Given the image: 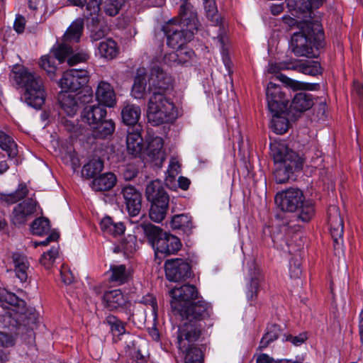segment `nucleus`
<instances>
[{"instance_id":"obj_1","label":"nucleus","mask_w":363,"mask_h":363,"mask_svg":"<svg viewBox=\"0 0 363 363\" xmlns=\"http://www.w3.org/2000/svg\"><path fill=\"white\" fill-rule=\"evenodd\" d=\"M179 21L170 20L164 27L168 46L179 48L189 42L199 29L197 13L189 4H183L180 7Z\"/></svg>"},{"instance_id":"obj_2","label":"nucleus","mask_w":363,"mask_h":363,"mask_svg":"<svg viewBox=\"0 0 363 363\" xmlns=\"http://www.w3.org/2000/svg\"><path fill=\"white\" fill-rule=\"evenodd\" d=\"M297 27L299 31L295 32L291 40L293 53L298 57H315L312 44L318 48L322 46L324 38V33L320 24L317 21H301L298 23Z\"/></svg>"},{"instance_id":"obj_3","label":"nucleus","mask_w":363,"mask_h":363,"mask_svg":"<svg viewBox=\"0 0 363 363\" xmlns=\"http://www.w3.org/2000/svg\"><path fill=\"white\" fill-rule=\"evenodd\" d=\"M270 152L274 162V177L277 183H286L295 172L302 169L303 159L284 143H271Z\"/></svg>"},{"instance_id":"obj_4","label":"nucleus","mask_w":363,"mask_h":363,"mask_svg":"<svg viewBox=\"0 0 363 363\" xmlns=\"http://www.w3.org/2000/svg\"><path fill=\"white\" fill-rule=\"evenodd\" d=\"M12 72L16 83L25 89L23 94L25 102L35 109H40L45 99V89L40 77L21 66L15 67Z\"/></svg>"},{"instance_id":"obj_5","label":"nucleus","mask_w":363,"mask_h":363,"mask_svg":"<svg viewBox=\"0 0 363 363\" xmlns=\"http://www.w3.org/2000/svg\"><path fill=\"white\" fill-rule=\"evenodd\" d=\"M84 28V20L77 18L69 26L64 35V42L57 45L52 48L53 57L45 55L41 57L40 67L48 74H52L56 70L55 60H57L60 63L64 62L71 52V48L67 43L78 42L82 35Z\"/></svg>"},{"instance_id":"obj_6","label":"nucleus","mask_w":363,"mask_h":363,"mask_svg":"<svg viewBox=\"0 0 363 363\" xmlns=\"http://www.w3.org/2000/svg\"><path fill=\"white\" fill-rule=\"evenodd\" d=\"M144 234L153 247L156 256H164L177 253L182 247L180 240L170 233L164 232L160 227L151 223L140 225Z\"/></svg>"},{"instance_id":"obj_7","label":"nucleus","mask_w":363,"mask_h":363,"mask_svg":"<svg viewBox=\"0 0 363 363\" xmlns=\"http://www.w3.org/2000/svg\"><path fill=\"white\" fill-rule=\"evenodd\" d=\"M145 196L150 203V219L156 223L162 222L166 217L169 203V196L162 182L160 179L150 182L145 189Z\"/></svg>"},{"instance_id":"obj_8","label":"nucleus","mask_w":363,"mask_h":363,"mask_svg":"<svg viewBox=\"0 0 363 363\" xmlns=\"http://www.w3.org/2000/svg\"><path fill=\"white\" fill-rule=\"evenodd\" d=\"M147 117L152 125L172 122L176 118L174 104L164 94L151 95L147 103Z\"/></svg>"},{"instance_id":"obj_9","label":"nucleus","mask_w":363,"mask_h":363,"mask_svg":"<svg viewBox=\"0 0 363 363\" xmlns=\"http://www.w3.org/2000/svg\"><path fill=\"white\" fill-rule=\"evenodd\" d=\"M200 336V329L195 325L185 324L178 329L177 345L179 350L185 353V363H203V354L201 349L194 347L193 342Z\"/></svg>"},{"instance_id":"obj_10","label":"nucleus","mask_w":363,"mask_h":363,"mask_svg":"<svg viewBox=\"0 0 363 363\" xmlns=\"http://www.w3.org/2000/svg\"><path fill=\"white\" fill-rule=\"evenodd\" d=\"M198 291L194 285L184 284L180 287H174L169 291L171 297L170 305L174 313L179 315L191 301L198 296Z\"/></svg>"},{"instance_id":"obj_11","label":"nucleus","mask_w":363,"mask_h":363,"mask_svg":"<svg viewBox=\"0 0 363 363\" xmlns=\"http://www.w3.org/2000/svg\"><path fill=\"white\" fill-rule=\"evenodd\" d=\"M212 313L211 304L202 299L191 303L179 315L183 320H186L182 325L186 323L192 324L201 330V325L199 323L210 318Z\"/></svg>"},{"instance_id":"obj_12","label":"nucleus","mask_w":363,"mask_h":363,"mask_svg":"<svg viewBox=\"0 0 363 363\" xmlns=\"http://www.w3.org/2000/svg\"><path fill=\"white\" fill-rule=\"evenodd\" d=\"M328 223L335 250H342L343 245L344 222L340 208L331 205L328 210Z\"/></svg>"},{"instance_id":"obj_13","label":"nucleus","mask_w":363,"mask_h":363,"mask_svg":"<svg viewBox=\"0 0 363 363\" xmlns=\"http://www.w3.org/2000/svg\"><path fill=\"white\" fill-rule=\"evenodd\" d=\"M304 200L303 192L299 189L289 188L275 196L277 206L286 212H294L298 209Z\"/></svg>"},{"instance_id":"obj_14","label":"nucleus","mask_w":363,"mask_h":363,"mask_svg":"<svg viewBox=\"0 0 363 363\" xmlns=\"http://www.w3.org/2000/svg\"><path fill=\"white\" fill-rule=\"evenodd\" d=\"M172 85L173 79L171 75L157 66L151 69L148 87V91L151 95H166V92L172 88Z\"/></svg>"},{"instance_id":"obj_15","label":"nucleus","mask_w":363,"mask_h":363,"mask_svg":"<svg viewBox=\"0 0 363 363\" xmlns=\"http://www.w3.org/2000/svg\"><path fill=\"white\" fill-rule=\"evenodd\" d=\"M89 81L88 72L85 69H71L64 72L60 86L65 91H77Z\"/></svg>"},{"instance_id":"obj_16","label":"nucleus","mask_w":363,"mask_h":363,"mask_svg":"<svg viewBox=\"0 0 363 363\" xmlns=\"http://www.w3.org/2000/svg\"><path fill=\"white\" fill-rule=\"evenodd\" d=\"M165 274L171 281H179L190 276V265L182 259H171L165 262Z\"/></svg>"},{"instance_id":"obj_17","label":"nucleus","mask_w":363,"mask_h":363,"mask_svg":"<svg viewBox=\"0 0 363 363\" xmlns=\"http://www.w3.org/2000/svg\"><path fill=\"white\" fill-rule=\"evenodd\" d=\"M36 201L28 199L16 205L13 210L11 222L16 226H21L26 223L28 220L36 211Z\"/></svg>"},{"instance_id":"obj_18","label":"nucleus","mask_w":363,"mask_h":363,"mask_svg":"<svg viewBox=\"0 0 363 363\" xmlns=\"http://www.w3.org/2000/svg\"><path fill=\"white\" fill-rule=\"evenodd\" d=\"M126 209L130 216H138L142 207L141 194L133 186H125L121 190Z\"/></svg>"},{"instance_id":"obj_19","label":"nucleus","mask_w":363,"mask_h":363,"mask_svg":"<svg viewBox=\"0 0 363 363\" xmlns=\"http://www.w3.org/2000/svg\"><path fill=\"white\" fill-rule=\"evenodd\" d=\"M141 126L130 127L127 130L126 145L128 152L134 157L140 155L143 149Z\"/></svg>"},{"instance_id":"obj_20","label":"nucleus","mask_w":363,"mask_h":363,"mask_svg":"<svg viewBox=\"0 0 363 363\" xmlns=\"http://www.w3.org/2000/svg\"><path fill=\"white\" fill-rule=\"evenodd\" d=\"M207 18L211 22L212 26H218L217 38L221 45L223 44L224 27L222 20L218 13L215 0H203Z\"/></svg>"},{"instance_id":"obj_21","label":"nucleus","mask_w":363,"mask_h":363,"mask_svg":"<svg viewBox=\"0 0 363 363\" xmlns=\"http://www.w3.org/2000/svg\"><path fill=\"white\" fill-rule=\"evenodd\" d=\"M96 98L99 104L113 107L116 104V94L112 86L104 81H101L96 89Z\"/></svg>"},{"instance_id":"obj_22","label":"nucleus","mask_w":363,"mask_h":363,"mask_svg":"<svg viewBox=\"0 0 363 363\" xmlns=\"http://www.w3.org/2000/svg\"><path fill=\"white\" fill-rule=\"evenodd\" d=\"M106 116V109L100 104L86 106L82 112V120L91 128L99 124Z\"/></svg>"},{"instance_id":"obj_23","label":"nucleus","mask_w":363,"mask_h":363,"mask_svg":"<svg viewBox=\"0 0 363 363\" xmlns=\"http://www.w3.org/2000/svg\"><path fill=\"white\" fill-rule=\"evenodd\" d=\"M58 101L61 108L68 116H74L79 110V106L77 95L67 91H62L58 95Z\"/></svg>"},{"instance_id":"obj_24","label":"nucleus","mask_w":363,"mask_h":363,"mask_svg":"<svg viewBox=\"0 0 363 363\" xmlns=\"http://www.w3.org/2000/svg\"><path fill=\"white\" fill-rule=\"evenodd\" d=\"M163 140L160 137L152 139L147 145V155L156 165H162L165 160L164 152L163 151Z\"/></svg>"},{"instance_id":"obj_25","label":"nucleus","mask_w":363,"mask_h":363,"mask_svg":"<svg viewBox=\"0 0 363 363\" xmlns=\"http://www.w3.org/2000/svg\"><path fill=\"white\" fill-rule=\"evenodd\" d=\"M0 306L3 308H8L10 306L15 316L19 312L25 311L26 302L16 296L14 294L5 291L0 294Z\"/></svg>"},{"instance_id":"obj_26","label":"nucleus","mask_w":363,"mask_h":363,"mask_svg":"<svg viewBox=\"0 0 363 363\" xmlns=\"http://www.w3.org/2000/svg\"><path fill=\"white\" fill-rule=\"evenodd\" d=\"M140 107L135 104H125L121 110V117L123 122L131 127L139 125L138 122L140 118Z\"/></svg>"},{"instance_id":"obj_27","label":"nucleus","mask_w":363,"mask_h":363,"mask_svg":"<svg viewBox=\"0 0 363 363\" xmlns=\"http://www.w3.org/2000/svg\"><path fill=\"white\" fill-rule=\"evenodd\" d=\"M12 261L16 276L21 282H26L28 279V271L30 267L27 257L23 254L15 252L12 255Z\"/></svg>"},{"instance_id":"obj_28","label":"nucleus","mask_w":363,"mask_h":363,"mask_svg":"<svg viewBox=\"0 0 363 363\" xmlns=\"http://www.w3.org/2000/svg\"><path fill=\"white\" fill-rule=\"evenodd\" d=\"M103 299L105 306L110 311L123 308L127 303L126 298L119 289L105 293Z\"/></svg>"},{"instance_id":"obj_29","label":"nucleus","mask_w":363,"mask_h":363,"mask_svg":"<svg viewBox=\"0 0 363 363\" xmlns=\"http://www.w3.org/2000/svg\"><path fill=\"white\" fill-rule=\"evenodd\" d=\"M116 182V176L111 172L104 173L95 177L91 184V189L95 191H108Z\"/></svg>"},{"instance_id":"obj_30","label":"nucleus","mask_w":363,"mask_h":363,"mask_svg":"<svg viewBox=\"0 0 363 363\" xmlns=\"http://www.w3.org/2000/svg\"><path fill=\"white\" fill-rule=\"evenodd\" d=\"M313 105L312 96L306 92L297 93L291 103V111L296 113L304 112L311 108Z\"/></svg>"},{"instance_id":"obj_31","label":"nucleus","mask_w":363,"mask_h":363,"mask_svg":"<svg viewBox=\"0 0 363 363\" xmlns=\"http://www.w3.org/2000/svg\"><path fill=\"white\" fill-rule=\"evenodd\" d=\"M13 318L18 326L23 325L33 330L37 323L38 315L32 309H26V306L25 311H22V313L19 312Z\"/></svg>"},{"instance_id":"obj_32","label":"nucleus","mask_w":363,"mask_h":363,"mask_svg":"<svg viewBox=\"0 0 363 363\" xmlns=\"http://www.w3.org/2000/svg\"><path fill=\"white\" fill-rule=\"evenodd\" d=\"M109 272V281L116 283L118 285L126 283L130 277V272L124 264L111 265Z\"/></svg>"},{"instance_id":"obj_33","label":"nucleus","mask_w":363,"mask_h":363,"mask_svg":"<svg viewBox=\"0 0 363 363\" xmlns=\"http://www.w3.org/2000/svg\"><path fill=\"white\" fill-rule=\"evenodd\" d=\"M100 227L104 233L113 236L120 235L125 231L123 223H114L109 216H106L101 220Z\"/></svg>"},{"instance_id":"obj_34","label":"nucleus","mask_w":363,"mask_h":363,"mask_svg":"<svg viewBox=\"0 0 363 363\" xmlns=\"http://www.w3.org/2000/svg\"><path fill=\"white\" fill-rule=\"evenodd\" d=\"M170 227L173 230H182L185 233H190L193 228L191 218L187 214H178L172 218Z\"/></svg>"},{"instance_id":"obj_35","label":"nucleus","mask_w":363,"mask_h":363,"mask_svg":"<svg viewBox=\"0 0 363 363\" xmlns=\"http://www.w3.org/2000/svg\"><path fill=\"white\" fill-rule=\"evenodd\" d=\"M271 128L277 134L285 133L289 128V121L286 117V112L272 113Z\"/></svg>"},{"instance_id":"obj_36","label":"nucleus","mask_w":363,"mask_h":363,"mask_svg":"<svg viewBox=\"0 0 363 363\" xmlns=\"http://www.w3.org/2000/svg\"><path fill=\"white\" fill-rule=\"evenodd\" d=\"M104 162L99 158L89 160L83 166L82 174L86 178H95L103 170Z\"/></svg>"},{"instance_id":"obj_37","label":"nucleus","mask_w":363,"mask_h":363,"mask_svg":"<svg viewBox=\"0 0 363 363\" xmlns=\"http://www.w3.org/2000/svg\"><path fill=\"white\" fill-rule=\"evenodd\" d=\"M97 49L99 55L106 59H113L118 54L116 43L112 39H106L99 43Z\"/></svg>"},{"instance_id":"obj_38","label":"nucleus","mask_w":363,"mask_h":363,"mask_svg":"<svg viewBox=\"0 0 363 363\" xmlns=\"http://www.w3.org/2000/svg\"><path fill=\"white\" fill-rule=\"evenodd\" d=\"M280 327L277 325H272L267 328V332L263 335L257 347L258 350L266 349L270 343L276 340L280 335Z\"/></svg>"},{"instance_id":"obj_39","label":"nucleus","mask_w":363,"mask_h":363,"mask_svg":"<svg viewBox=\"0 0 363 363\" xmlns=\"http://www.w3.org/2000/svg\"><path fill=\"white\" fill-rule=\"evenodd\" d=\"M96 138H106L111 135L115 130V123L112 120L103 119L99 124L91 128Z\"/></svg>"},{"instance_id":"obj_40","label":"nucleus","mask_w":363,"mask_h":363,"mask_svg":"<svg viewBox=\"0 0 363 363\" xmlns=\"http://www.w3.org/2000/svg\"><path fill=\"white\" fill-rule=\"evenodd\" d=\"M140 72L141 71L138 70L131 91L132 96L138 99L144 98L147 85L145 75Z\"/></svg>"},{"instance_id":"obj_41","label":"nucleus","mask_w":363,"mask_h":363,"mask_svg":"<svg viewBox=\"0 0 363 363\" xmlns=\"http://www.w3.org/2000/svg\"><path fill=\"white\" fill-rule=\"evenodd\" d=\"M284 94L285 93L280 86L273 82H269L266 91L268 106H270L272 108L277 107L276 97L281 99V97L284 96Z\"/></svg>"},{"instance_id":"obj_42","label":"nucleus","mask_w":363,"mask_h":363,"mask_svg":"<svg viewBox=\"0 0 363 363\" xmlns=\"http://www.w3.org/2000/svg\"><path fill=\"white\" fill-rule=\"evenodd\" d=\"M0 147L6 152L9 157H14L18 154L16 143L3 131H0Z\"/></svg>"},{"instance_id":"obj_43","label":"nucleus","mask_w":363,"mask_h":363,"mask_svg":"<svg viewBox=\"0 0 363 363\" xmlns=\"http://www.w3.org/2000/svg\"><path fill=\"white\" fill-rule=\"evenodd\" d=\"M292 69L305 74L315 76L321 73V67L318 62L311 61L294 65Z\"/></svg>"},{"instance_id":"obj_44","label":"nucleus","mask_w":363,"mask_h":363,"mask_svg":"<svg viewBox=\"0 0 363 363\" xmlns=\"http://www.w3.org/2000/svg\"><path fill=\"white\" fill-rule=\"evenodd\" d=\"M28 194V189L25 184H19L17 189L11 194L2 196V200L8 204L15 203L24 199Z\"/></svg>"},{"instance_id":"obj_45","label":"nucleus","mask_w":363,"mask_h":363,"mask_svg":"<svg viewBox=\"0 0 363 363\" xmlns=\"http://www.w3.org/2000/svg\"><path fill=\"white\" fill-rule=\"evenodd\" d=\"M124 0H103L101 8L110 16L117 15L123 5Z\"/></svg>"},{"instance_id":"obj_46","label":"nucleus","mask_w":363,"mask_h":363,"mask_svg":"<svg viewBox=\"0 0 363 363\" xmlns=\"http://www.w3.org/2000/svg\"><path fill=\"white\" fill-rule=\"evenodd\" d=\"M30 229L33 234L37 235L46 234L50 229V221L45 218H37L32 223Z\"/></svg>"},{"instance_id":"obj_47","label":"nucleus","mask_w":363,"mask_h":363,"mask_svg":"<svg viewBox=\"0 0 363 363\" xmlns=\"http://www.w3.org/2000/svg\"><path fill=\"white\" fill-rule=\"evenodd\" d=\"M298 210V219L303 222H308L314 216V207L311 201L303 200Z\"/></svg>"},{"instance_id":"obj_48","label":"nucleus","mask_w":363,"mask_h":363,"mask_svg":"<svg viewBox=\"0 0 363 363\" xmlns=\"http://www.w3.org/2000/svg\"><path fill=\"white\" fill-rule=\"evenodd\" d=\"M261 277L259 275L255 274L251 279L250 286L246 292L247 298L249 301H253L256 298L259 288Z\"/></svg>"},{"instance_id":"obj_49","label":"nucleus","mask_w":363,"mask_h":363,"mask_svg":"<svg viewBox=\"0 0 363 363\" xmlns=\"http://www.w3.org/2000/svg\"><path fill=\"white\" fill-rule=\"evenodd\" d=\"M136 238L134 235H128L122 243V248L126 254H132L137 250Z\"/></svg>"},{"instance_id":"obj_50","label":"nucleus","mask_w":363,"mask_h":363,"mask_svg":"<svg viewBox=\"0 0 363 363\" xmlns=\"http://www.w3.org/2000/svg\"><path fill=\"white\" fill-rule=\"evenodd\" d=\"M140 303L145 305H149L151 307L152 315L153 316V320L155 321L157 318V304L155 296L152 294H147L142 297L140 301Z\"/></svg>"},{"instance_id":"obj_51","label":"nucleus","mask_w":363,"mask_h":363,"mask_svg":"<svg viewBox=\"0 0 363 363\" xmlns=\"http://www.w3.org/2000/svg\"><path fill=\"white\" fill-rule=\"evenodd\" d=\"M107 322L111 325V330L114 335L119 336L125 333L124 325L116 317H108Z\"/></svg>"},{"instance_id":"obj_52","label":"nucleus","mask_w":363,"mask_h":363,"mask_svg":"<svg viewBox=\"0 0 363 363\" xmlns=\"http://www.w3.org/2000/svg\"><path fill=\"white\" fill-rule=\"evenodd\" d=\"M279 79L294 90H302L308 89L309 84L293 80L284 74L279 76Z\"/></svg>"},{"instance_id":"obj_53","label":"nucleus","mask_w":363,"mask_h":363,"mask_svg":"<svg viewBox=\"0 0 363 363\" xmlns=\"http://www.w3.org/2000/svg\"><path fill=\"white\" fill-rule=\"evenodd\" d=\"M70 48H72L70 47ZM71 50H72V49H71ZM70 55H72V56L67 59L68 65L70 66H73L79 62H85L89 57L88 53L85 51H82L75 54H73V51H71L70 54L67 57Z\"/></svg>"},{"instance_id":"obj_54","label":"nucleus","mask_w":363,"mask_h":363,"mask_svg":"<svg viewBox=\"0 0 363 363\" xmlns=\"http://www.w3.org/2000/svg\"><path fill=\"white\" fill-rule=\"evenodd\" d=\"M194 52L192 50L181 49L178 50V65H185L190 62Z\"/></svg>"},{"instance_id":"obj_55","label":"nucleus","mask_w":363,"mask_h":363,"mask_svg":"<svg viewBox=\"0 0 363 363\" xmlns=\"http://www.w3.org/2000/svg\"><path fill=\"white\" fill-rule=\"evenodd\" d=\"M276 101L277 104V107L274 108H272L270 106H268L269 110L271 113H284L287 111V107L289 104V99L286 97V94H284V96L279 99L276 97Z\"/></svg>"},{"instance_id":"obj_56","label":"nucleus","mask_w":363,"mask_h":363,"mask_svg":"<svg viewBox=\"0 0 363 363\" xmlns=\"http://www.w3.org/2000/svg\"><path fill=\"white\" fill-rule=\"evenodd\" d=\"M103 0H90L86 6V9L89 12L88 15H97L101 8Z\"/></svg>"},{"instance_id":"obj_57","label":"nucleus","mask_w":363,"mask_h":363,"mask_svg":"<svg viewBox=\"0 0 363 363\" xmlns=\"http://www.w3.org/2000/svg\"><path fill=\"white\" fill-rule=\"evenodd\" d=\"M60 275L62 282L66 285L70 284L74 281V276L67 266L62 267Z\"/></svg>"},{"instance_id":"obj_58","label":"nucleus","mask_w":363,"mask_h":363,"mask_svg":"<svg viewBox=\"0 0 363 363\" xmlns=\"http://www.w3.org/2000/svg\"><path fill=\"white\" fill-rule=\"evenodd\" d=\"M15 343L14 337L9 333L0 332V346L3 347H12Z\"/></svg>"},{"instance_id":"obj_59","label":"nucleus","mask_w":363,"mask_h":363,"mask_svg":"<svg viewBox=\"0 0 363 363\" xmlns=\"http://www.w3.org/2000/svg\"><path fill=\"white\" fill-rule=\"evenodd\" d=\"M305 0H286V4L290 10H299L306 11L305 8Z\"/></svg>"},{"instance_id":"obj_60","label":"nucleus","mask_w":363,"mask_h":363,"mask_svg":"<svg viewBox=\"0 0 363 363\" xmlns=\"http://www.w3.org/2000/svg\"><path fill=\"white\" fill-rule=\"evenodd\" d=\"M290 276L291 278L297 279L301 275V269L300 264L296 260H291L289 267Z\"/></svg>"},{"instance_id":"obj_61","label":"nucleus","mask_w":363,"mask_h":363,"mask_svg":"<svg viewBox=\"0 0 363 363\" xmlns=\"http://www.w3.org/2000/svg\"><path fill=\"white\" fill-rule=\"evenodd\" d=\"M284 337H285L286 341L291 342L295 346L301 345L307 339L306 335L303 333L299 334L298 335H296V336H293L291 335H285Z\"/></svg>"},{"instance_id":"obj_62","label":"nucleus","mask_w":363,"mask_h":363,"mask_svg":"<svg viewBox=\"0 0 363 363\" xmlns=\"http://www.w3.org/2000/svg\"><path fill=\"white\" fill-rule=\"evenodd\" d=\"M106 35L104 28L101 26H96L91 31V38L93 41H97L103 38Z\"/></svg>"},{"instance_id":"obj_63","label":"nucleus","mask_w":363,"mask_h":363,"mask_svg":"<svg viewBox=\"0 0 363 363\" xmlns=\"http://www.w3.org/2000/svg\"><path fill=\"white\" fill-rule=\"evenodd\" d=\"M178 50L171 52L164 57V62L169 66L178 65Z\"/></svg>"},{"instance_id":"obj_64","label":"nucleus","mask_w":363,"mask_h":363,"mask_svg":"<svg viewBox=\"0 0 363 363\" xmlns=\"http://www.w3.org/2000/svg\"><path fill=\"white\" fill-rule=\"evenodd\" d=\"M179 164L175 159H172L169 162L167 172L169 177H174L179 172Z\"/></svg>"}]
</instances>
